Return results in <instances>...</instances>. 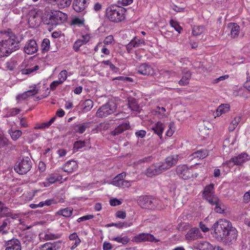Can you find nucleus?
Wrapping results in <instances>:
<instances>
[{
    "label": "nucleus",
    "mask_w": 250,
    "mask_h": 250,
    "mask_svg": "<svg viewBox=\"0 0 250 250\" xmlns=\"http://www.w3.org/2000/svg\"><path fill=\"white\" fill-rule=\"evenodd\" d=\"M20 47V41L12 32H8L0 38V58L9 56Z\"/></svg>",
    "instance_id": "1"
},
{
    "label": "nucleus",
    "mask_w": 250,
    "mask_h": 250,
    "mask_svg": "<svg viewBox=\"0 0 250 250\" xmlns=\"http://www.w3.org/2000/svg\"><path fill=\"white\" fill-rule=\"evenodd\" d=\"M137 203L143 208L152 210H162L166 208L160 200L150 195H143L139 196Z\"/></svg>",
    "instance_id": "2"
},
{
    "label": "nucleus",
    "mask_w": 250,
    "mask_h": 250,
    "mask_svg": "<svg viewBox=\"0 0 250 250\" xmlns=\"http://www.w3.org/2000/svg\"><path fill=\"white\" fill-rule=\"evenodd\" d=\"M126 11L123 7L113 5L106 8L105 16L110 21L119 23L125 20Z\"/></svg>",
    "instance_id": "3"
},
{
    "label": "nucleus",
    "mask_w": 250,
    "mask_h": 250,
    "mask_svg": "<svg viewBox=\"0 0 250 250\" xmlns=\"http://www.w3.org/2000/svg\"><path fill=\"white\" fill-rule=\"evenodd\" d=\"M232 227L231 223L225 219H220L214 224L212 229L218 239L223 237L228 230Z\"/></svg>",
    "instance_id": "4"
},
{
    "label": "nucleus",
    "mask_w": 250,
    "mask_h": 250,
    "mask_svg": "<svg viewBox=\"0 0 250 250\" xmlns=\"http://www.w3.org/2000/svg\"><path fill=\"white\" fill-rule=\"evenodd\" d=\"M117 108V104L114 102L109 101L99 107L96 112V116L98 118L107 117L115 112Z\"/></svg>",
    "instance_id": "5"
},
{
    "label": "nucleus",
    "mask_w": 250,
    "mask_h": 250,
    "mask_svg": "<svg viewBox=\"0 0 250 250\" xmlns=\"http://www.w3.org/2000/svg\"><path fill=\"white\" fill-rule=\"evenodd\" d=\"M32 165V163L29 157H25L15 165L14 169L19 174H24L30 170Z\"/></svg>",
    "instance_id": "6"
},
{
    "label": "nucleus",
    "mask_w": 250,
    "mask_h": 250,
    "mask_svg": "<svg viewBox=\"0 0 250 250\" xmlns=\"http://www.w3.org/2000/svg\"><path fill=\"white\" fill-rule=\"evenodd\" d=\"M67 19V15L65 13L60 11H54L52 12L47 24L57 25L65 21Z\"/></svg>",
    "instance_id": "7"
},
{
    "label": "nucleus",
    "mask_w": 250,
    "mask_h": 250,
    "mask_svg": "<svg viewBox=\"0 0 250 250\" xmlns=\"http://www.w3.org/2000/svg\"><path fill=\"white\" fill-rule=\"evenodd\" d=\"M237 237V231L234 227L232 226L224 234L223 237H221L219 239L222 240L226 245H229L236 241Z\"/></svg>",
    "instance_id": "8"
},
{
    "label": "nucleus",
    "mask_w": 250,
    "mask_h": 250,
    "mask_svg": "<svg viewBox=\"0 0 250 250\" xmlns=\"http://www.w3.org/2000/svg\"><path fill=\"white\" fill-rule=\"evenodd\" d=\"M134 240L136 242L140 243L144 242H158L160 240L155 238V237L150 233H141L137 234L134 237Z\"/></svg>",
    "instance_id": "9"
},
{
    "label": "nucleus",
    "mask_w": 250,
    "mask_h": 250,
    "mask_svg": "<svg viewBox=\"0 0 250 250\" xmlns=\"http://www.w3.org/2000/svg\"><path fill=\"white\" fill-rule=\"evenodd\" d=\"M207 201L210 205L211 206H215L214 210L216 212L219 213H222L224 211L221 208V201L219 200L218 196L216 195H213L212 196H209L208 198H206L205 199Z\"/></svg>",
    "instance_id": "10"
},
{
    "label": "nucleus",
    "mask_w": 250,
    "mask_h": 250,
    "mask_svg": "<svg viewBox=\"0 0 250 250\" xmlns=\"http://www.w3.org/2000/svg\"><path fill=\"white\" fill-rule=\"evenodd\" d=\"M62 177L59 174L53 173L48 174L45 178V181L41 184L43 185L44 187H48L51 185L61 181Z\"/></svg>",
    "instance_id": "11"
},
{
    "label": "nucleus",
    "mask_w": 250,
    "mask_h": 250,
    "mask_svg": "<svg viewBox=\"0 0 250 250\" xmlns=\"http://www.w3.org/2000/svg\"><path fill=\"white\" fill-rule=\"evenodd\" d=\"M177 174L182 179L187 180L192 176L190 170L186 165H180L176 168Z\"/></svg>",
    "instance_id": "12"
},
{
    "label": "nucleus",
    "mask_w": 250,
    "mask_h": 250,
    "mask_svg": "<svg viewBox=\"0 0 250 250\" xmlns=\"http://www.w3.org/2000/svg\"><path fill=\"white\" fill-rule=\"evenodd\" d=\"M5 250H21L20 241L17 239H12L5 242Z\"/></svg>",
    "instance_id": "13"
},
{
    "label": "nucleus",
    "mask_w": 250,
    "mask_h": 250,
    "mask_svg": "<svg viewBox=\"0 0 250 250\" xmlns=\"http://www.w3.org/2000/svg\"><path fill=\"white\" fill-rule=\"evenodd\" d=\"M38 46L34 40H28L24 47V52L27 54H33L37 52Z\"/></svg>",
    "instance_id": "14"
},
{
    "label": "nucleus",
    "mask_w": 250,
    "mask_h": 250,
    "mask_svg": "<svg viewBox=\"0 0 250 250\" xmlns=\"http://www.w3.org/2000/svg\"><path fill=\"white\" fill-rule=\"evenodd\" d=\"M138 72L143 75H152L154 74L153 68L149 64L144 63L137 67Z\"/></svg>",
    "instance_id": "15"
},
{
    "label": "nucleus",
    "mask_w": 250,
    "mask_h": 250,
    "mask_svg": "<svg viewBox=\"0 0 250 250\" xmlns=\"http://www.w3.org/2000/svg\"><path fill=\"white\" fill-rule=\"evenodd\" d=\"M164 171L165 170L162 169V166L159 162L148 167L146 170V174L147 176L152 177L159 174Z\"/></svg>",
    "instance_id": "16"
},
{
    "label": "nucleus",
    "mask_w": 250,
    "mask_h": 250,
    "mask_svg": "<svg viewBox=\"0 0 250 250\" xmlns=\"http://www.w3.org/2000/svg\"><path fill=\"white\" fill-rule=\"evenodd\" d=\"M89 0H74L73 2V8L77 12L83 11L89 4Z\"/></svg>",
    "instance_id": "17"
},
{
    "label": "nucleus",
    "mask_w": 250,
    "mask_h": 250,
    "mask_svg": "<svg viewBox=\"0 0 250 250\" xmlns=\"http://www.w3.org/2000/svg\"><path fill=\"white\" fill-rule=\"evenodd\" d=\"M178 161V157H166L164 162H160L162 169L166 170L175 166Z\"/></svg>",
    "instance_id": "18"
},
{
    "label": "nucleus",
    "mask_w": 250,
    "mask_h": 250,
    "mask_svg": "<svg viewBox=\"0 0 250 250\" xmlns=\"http://www.w3.org/2000/svg\"><path fill=\"white\" fill-rule=\"evenodd\" d=\"M90 37L89 34L82 35V39L77 40L74 43L73 48L75 52H78L80 48L89 42Z\"/></svg>",
    "instance_id": "19"
},
{
    "label": "nucleus",
    "mask_w": 250,
    "mask_h": 250,
    "mask_svg": "<svg viewBox=\"0 0 250 250\" xmlns=\"http://www.w3.org/2000/svg\"><path fill=\"white\" fill-rule=\"evenodd\" d=\"M130 126L128 122L123 123L120 124L114 130L110 132V135L115 136L122 133L124 131L130 128Z\"/></svg>",
    "instance_id": "20"
},
{
    "label": "nucleus",
    "mask_w": 250,
    "mask_h": 250,
    "mask_svg": "<svg viewBox=\"0 0 250 250\" xmlns=\"http://www.w3.org/2000/svg\"><path fill=\"white\" fill-rule=\"evenodd\" d=\"M201 237L202 234L199 229L196 228L191 229L186 235V239L189 240H194Z\"/></svg>",
    "instance_id": "21"
},
{
    "label": "nucleus",
    "mask_w": 250,
    "mask_h": 250,
    "mask_svg": "<svg viewBox=\"0 0 250 250\" xmlns=\"http://www.w3.org/2000/svg\"><path fill=\"white\" fill-rule=\"evenodd\" d=\"M191 73L186 68H184L182 70V77L179 81V84L180 85H186L189 83V80L191 78Z\"/></svg>",
    "instance_id": "22"
},
{
    "label": "nucleus",
    "mask_w": 250,
    "mask_h": 250,
    "mask_svg": "<svg viewBox=\"0 0 250 250\" xmlns=\"http://www.w3.org/2000/svg\"><path fill=\"white\" fill-rule=\"evenodd\" d=\"M61 245L62 243L60 241L46 243L42 246V250H59Z\"/></svg>",
    "instance_id": "23"
},
{
    "label": "nucleus",
    "mask_w": 250,
    "mask_h": 250,
    "mask_svg": "<svg viewBox=\"0 0 250 250\" xmlns=\"http://www.w3.org/2000/svg\"><path fill=\"white\" fill-rule=\"evenodd\" d=\"M214 186V185L211 183L205 187L204 190L202 191V196L204 199L208 198L209 196L215 194Z\"/></svg>",
    "instance_id": "24"
},
{
    "label": "nucleus",
    "mask_w": 250,
    "mask_h": 250,
    "mask_svg": "<svg viewBox=\"0 0 250 250\" xmlns=\"http://www.w3.org/2000/svg\"><path fill=\"white\" fill-rule=\"evenodd\" d=\"M164 128V124L161 122H158L152 126L151 129L153 130L154 133L157 134L160 138H161Z\"/></svg>",
    "instance_id": "25"
},
{
    "label": "nucleus",
    "mask_w": 250,
    "mask_h": 250,
    "mask_svg": "<svg viewBox=\"0 0 250 250\" xmlns=\"http://www.w3.org/2000/svg\"><path fill=\"white\" fill-rule=\"evenodd\" d=\"M244 157H231V159L226 162V165L229 167H233L234 165H241L245 162L246 160L244 159Z\"/></svg>",
    "instance_id": "26"
},
{
    "label": "nucleus",
    "mask_w": 250,
    "mask_h": 250,
    "mask_svg": "<svg viewBox=\"0 0 250 250\" xmlns=\"http://www.w3.org/2000/svg\"><path fill=\"white\" fill-rule=\"evenodd\" d=\"M78 165L77 162L74 160H71L66 163L63 166V171L67 172H72L74 170L77 169Z\"/></svg>",
    "instance_id": "27"
},
{
    "label": "nucleus",
    "mask_w": 250,
    "mask_h": 250,
    "mask_svg": "<svg viewBox=\"0 0 250 250\" xmlns=\"http://www.w3.org/2000/svg\"><path fill=\"white\" fill-rule=\"evenodd\" d=\"M227 27L230 29V36L231 38H235L239 34L240 27L236 23L229 22L228 24Z\"/></svg>",
    "instance_id": "28"
},
{
    "label": "nucleus",
    "mask_w": 250,
    "mask_h": 250,
    "mask_svg": "<svg viewBox=\"0 0 250 250\" xmlns=\"http://www.w3.org/2000/svg\"><path fill=\"white\" fill-rule=\"evenodd\" d=\"M128 105L129 108L132 111L140 113L141 107H140L137 100L134 98H129L128 100Z\"/></svg>",
    "instance_id": "29"
},
{
    "label": "nucleus",
    "mask_w": 250,
    "mask_h": 250,
    "mask_svg": "<svg viewBox=\"0 0 250 250\" xmlns=\"http://www.w3.org/2000/svg\"><path fill=\"white\" fill-rule=\"evenodd\" d=\"M73 209L70 207H68L63 209H61L56 212V215H62L63 217H70L73 213Z\"/></svg>",
    "instance_id": "30"
},
{
    "label": "nucleus",
    "mask_w": 250,
    "mask_h": 250,
    "mask_svg": "<svg viewBox=\"0 0 250 250\" xmlns=\"http://www.w3.org/2000/svg\"><path fill=\"white\" fill-rule=\"evenodd\" d=\"M89 127V123L85 122L82 124H78L74 126V130L79 134L83 133L86 129Z\"/></svg>",
    "instance_id": "31"
},
{
    "label": "nucleus",
    "mask_w": 250,
    "mask_h": 250,
    "mask_svg": "<svg viewBox=\"0 0 250 250\" xmlns=\"http://www.w3.org/2000/svg\"><path fill=\"white\" fill-rule=\"evenodd\" d=\"M230 106L229 104H225L219 105L216 110V116L219 117L222 114L226 113L229 110Z\"/></svg>",
    "instance_id": "32"
},
{
    "label": "nucleus",
    "mask_w": 250,
    "mask_h": 250,
    "mask_svg": "<svg viewBox=\"0 0 250 250\" xmlns=\"http://www.w3.org/2000/svg\"><path fill=\"white\" fill-rule=\"evenodd\" d=\"M235 141V136H229L224 141L223 147L224 148L228 147L229 148V149H232V146L234 144Z\"/></svg>",
    "instance_id": "33"
},
{
    "label": "nucleus",
    "mask_w": 250,
    "mask_h": 250,
    "mask_svg": "<svg viewBox=\"0 0 250 250\" xmlns=\"http://www.w3.org/2000/svg\"><path fill=\"white\" fill-rule=\"evenodd\" d=\"M111 126V124L108 122H104L98 124L94 130L97 131H105L108 129Z\"/></svg>",
    "instance_id": "34"
},
{
    "label": "nucleus",
    "mask_w": 250,
    "mask_h": 250,
    "mask_svg": "<svg viewBox=\"0 0 250 250\" xmlns=\"http://www.w3.org/2000/svg\"><path fill=\"white\" fill-rule=\"evenodd\" d=\"M86 146V142L83 141H77L74 143L73 151L77 152L78 151H83V148Z\"/></svg>",
    "instance_id": "35"
},
{
    "label": "nucleus",
    "mask_w": 250,
    "mask_h": 250,
    "mask_svg": "<svg viewBox=\"0 0 250 250\" xmlns=\"http://www.w3.org/2000/svg\"><path fill=\"white\" fill-rule=\"evenodd\" d=\"M93 106V102L91 100L87 99L83 104V112H87L90 111Z\"/></svg>",
    "instance_id": "36"
},
{
    "label": "nucleus",
    "mask_w": 250,
    "mask_h": 250,
    "mask_svg": "<svg viewBox=\"0 0 250 250\" xmlns=\"http://www.w3.org/2000/svg\"><path fill=\"white\" fill-rule=\"evenodd\" d=\"M198 248L199 250H213L214 247L209 243L204 241L198 244Z\"/></svg>",
    "instance_id": "37"
},
{
    "label": "nucleus",
    "mask_w": 250,
    "mask_h": 250,
    "mask_svg": "<svg viewBox=\"0 0 250 250\" xmlns=\"http://www.w3.org/2000/svg\"><path fill=\"white\" fill-rule=\"evenodd\" d=\"M11 209L6 207L3 203L0 206V216L8 217L11 213Z\"/></svg>",
    "instance_id": "38"
},
{
    "label": "nucleus",
    "mask_w": 250,
    "mask_h": 250,
    "mask_svg": "<svg viewBox=\"0 0 250 250\" xmlns=\"http://www.w3.org/2000/svg\"><path fill=\"white\" fill-rule=\"evenodd\" d=\"M241 120V118L240 116H237L235 118L232 120L229 126V130L230 131H233L236 127L238 125L239 123L240 122Z\"/></svg>",
    "instance_id": "39"
},
{
    "label": "nucleus",
    "mask_w": 250,
    "mask_h": 250,
    "mask_svg": "<svg viewBox=\"0 0 250 250\" xmlns=\"http://www.w3.org/2000/svg\"><path fill=\"white\" fill-rule=\"evenodd\" d=\"M111 240L116 241L117 242L122 244L123 245H125L127 244L130 239L126 236L122 237L121 236L112 237Z\"/></svg>",
    "instance_id": "40"
},
{
    "label": "nucleus",
    "mask_w": 250,
    "mask_h": 250,
    "mask_svg": "<svg viewBox=\"0 0 250 250\" xmlns=\"http://www.w3.org/2000/svg\"><path fill=\"white\" fill-rule=\"evenodd\" d=\"M169 191L172 193V196L174 199H176L180 194V190L179 189L176 188L175 184H171L169 186Z\"/></svg>",
    "instance_id": "41"
},
{
    "label": "nucleus",
    "mask_w": 250,
    "mask_h": 250,
    "mask_svg": "<svg viewBox=\"0 0 250 250\" xmlns=\"http://www.w3.org/2000/svg\"><path fill=\"white\" fill-rule=\"evenodd\" d=\"M39 69V66L37 65L34 66V67L22 69L21 70V72L22 74L24 75H29L31 73H33L36 72Z\"/></svg>",
    "instance_id": "42"
},
{
    "label": "nucleus",
    "mask_w": 250,
    "mask_h": 250,
    "mask_svg": "<svg viewBox=\"0 0 250 250\" xmlns=\"http://www.w3.org/2000/svg\"><path fill=\"white\" fill-rule=\"evenodd\" d=\"M41 47L43 53L46 52L49 50L50 48V41L48 39L45 38L43 40Z\"/></svg>",
    "instance_id": "43"
},
{
    "label": "nucleus",
    "mask_w": 250,
    "mask_h": 250,
    "mask_svg": "<svg viewBox=\"0 0 250 250\" xmlns=\"http://www.w3.org/2000/svg\"><path fill=\"white\" fill-rule=\"evenodd\" d=\"M58 5L60 9L64 8L70 6L71 0H58Z\"/></svg>",
    "instance_id": "44"
},
{
    "label": "nucleus",
    "mask_w": 250,
    "mask_h": 250,
    "mask_svg": "<svg viewBox=\"0 0 250 250\" xmlns=\"http://www.w3.org/2000/svg\"><path fill=\"white\" fill-rule=\"evenodd\" d=\"M58 81L62 84L67 78V71L66 70H63L61 71L58 74Z\"/></svg>",
    "instance_id": "45"
},
{
    "label": "nucleus",
    "mask_w": 250,
    "mask_h": 250,
    "mask_svg": "<svg viewBox=\"0 0 250 250\" xmlns=\"http://www.w3.org/2000/svg\"><path fill=\"white\" fill-rule=\"evenodd\" d=\"M101 63L109 66L110 70L116 73L119 71V68L116 67L109 60L104 61Z\"/></svg>",
    "instance_id": "46"
},
{
    "label": "nucleus",
    "mask_w": 250,
    "mask_h": 250,
    "mask_svg": "<svg viewBox=\"0 0 250 250\" xmlns=\"http://www.w3.org/2000/svg\"><path fill=\"white\" fill-rule=\"evenodd\" d=\"M204 30L203 26H194L192 29V34L193 36H197L202 34Z\"/></svg>",
    "instance_id": "47"
},
{
    "label": "nucleus",
    "mask_w": 250,
    "mask_h": 250,
    "mask_svg": "<svg viewBox=\"0 0 250 250\" xmlns=\"http://www.w3.org/2000/svg\"><path fill=\"white\" fill-rule=\"evenodd\" d=\"M114 186L120 188H128L131 186L130 182L126 180L119 181L118 183L114 184Z\"/></svg>",
    "instance_id": "48"
},
{
    "label": "nucleus",
    "mask_w": 250,
    "mask_h": 250,
    "mask_svg": "<svg viewBox=\"0 0 250 250\" xmlns=\"http://www.w3.org/2000/svg\"><path fill=\"white\" fill-rule=\"evenodd\" d=\"M194 154L197 155V156H199V155H200V156H208L210 154L209 152L207 149H202L197 150V151L192 153L191 155H193Z\"/></svg>",
    "instance_id": "49"
},
{
    "label": "nucleus",
    "mask_w": 250,
    "mask_h": 250,
    "mask_svg": "<svg viewBox=\"0 0 250 250\" xmlns=\"http://www.w3.org/2000/svg\"><path fill=\"white\" fill-rule=\"evenodd\" d=\"M22 134V132L20 130H15L14 131H12L10 133V135L12 139L16 141L21 136Z\"/></svg>",
    "instance_id": "50"
},
{
    "label": "nucleus",
    "mask_w": 250,
    "mask_h": 250,
    "mask_svg": "<svg viewBox=\"0 0 250 250\" xmlns=\"http://www.w3.org/2000/svg\"><path fill=\"white\" fill-rule=\"evenodd\" d=\"M170 24L179 33H180L183 29L180 26V25L179 24V23L177 21H174L173 20H170Z\"/></svg>",
    "instance_id": "51"
},
{
    "label": "nucleus",
    "mask_w": 250,
    "mask_h": 250,
    "mask_svg": "<svg viewBox=\"0 0 250 250\" xmlns=\"http://www.w3.org/2000/svg\"><path fill=\"white\" fill-rule=\"evenodd\" d=\"M125 172H122L119 174H118L117 176H116L113 180L112 183L113 185H114V184L116 183H118L119 181H123L124 180V179L125 177Z\"/></svg>",
    "instance_id": "52"
},
{
    "label": "nucleus",
    "mask_w": 250,
    "mask_h": 250,
    "mask_svg": "<svg viewBox=\"0 0 250 250\" xmlns=\"http://www.w3.org/2000/svg\"><path fill=\"white\" fill-rule=\"evenodd\" d=\"M21 110L19 108H15L10 109L6 115V117L13 116L17 115L20 113Z\"/></svg>",
    "instance_id": "53"
},
{
    "label": "nucleus",
    "mask_w": 250,
    "mask_h": 250,
    "mask_svg": "<svg viewBox=\"0 0 250 250\" xmlns=\"http://www.w3.org/2000/svg\"><path fill=\"white\" fill-rule=\"evenodd\" d=\"M8 144V139L0 133V148L7 146Z\"/></svg>",
    "instance_id": "54"
},
{
    "label": "nucleus",
    "mask_w": 250,
    "mask_h": 250,
    "mask_svg": "<svg viewBox=\"0 0 250 250\" xmlns=\"http://www.w3.org/2000/svg\"><path fill=\"white\" fill-rule=\"evenodd\" d=\"M132 41L134 42V44L136 48L141 46L142 44H145L144 40L142 39H139L135 38L132 40Z\"/></svg>",
    "instance_id": "55"
},
{
    "label": "nucleus",
    "mask_w": 250,
    "mask_h": 250,
    "mask_svg": "<svg viewBox=\"0 0 250 250\" xmlns=\"http://www.w3.org/2000/svg\"><path fill=\"white\" fill-rule=\"evenodd\" d=\"M114 40L113 36L109 35L107 36L104 41V45H108L111 44Z\"/></svg>",
    "instance_id": "56"
},
{
    "label": "nucleus",
    "mask_w": 250,
    "mask_h": 250,
    "mask_svg": "<svg viewBox=\"0 0 250 250\" xmlns=\"http://www.w3.org/2000/svg\"><path fill=\"white\" fill-rule=\"evenodd\" d=\"M62 84V83L58 80L53 81L50 84V90L52 91L55 90L59 85H61Z\"/></svg>",
    "instance_id": "57"
},
{
    "label": "nucleus",
    "mask_w": 250,
    "mask_h": 250,
    "mask_svg": "<svg viewBox=\"0 0 250 250\" xmlns=\"http://www.w3.org/2000/svg\"><path fill=\"white\" fill-rule=\"evenodd\" d=\"M171 8L176 12H182L184 11L185 7H180L174 3L170 5Z\"/></svg>",
    "instance_id": "58"
},
{
    "label": "nucleus",
    "mask_w": 250,
    "mask_h": 250,
    "mask_svg": "<svg viewBox=\"0 0 250 250\" xmlns=\"http://www.w3.org/2000/svg\"><path fill=\"white\" fill-rule=\"evenodd\" d=\"M9 223L8 219H5L3 222L2 225L0 226V232H2V233H5L6 232L4 231V229L7 226L8 224Z\"/></svg>",
    "instance_id": "59"
},
{
    "label": "nucleus",
    "mask_w": 250,
    "mask_h": 250,
    "mask_svg": "<svg viewBox=\"0 0 250 250\" xmlns=\"http://www.w3.org/2000/svg\"><path fill=\"white\" fill-rule=\"evenodd\" d=\"M25 92L27 94V97H28L30 96L34 95L37 94L38 93V89H36V85H35V86L34 87V88L32 89L28 90V91H26Z\"/></svg>",
    "instance_id": "60"
},
{
    "label": "nucleus",
    "mask_w": 250,
    "mask_h": 250,
    "mask_svg": "<svg viewBox=\"0 0 250 250\" xmlns=\"http://www.w3.org/2000/svg\"><path fill=\"white\" fill-rule=\"evenodd\" d=\"M25 92L27 94V97H28L30 96L34 95L37 94L38 93V89H36V85H35V86L34 87V88L32 89L28 90V91H26Z\"/></svg>",
    "instance_id": "61"
},
{
    "label": "nucleus",
    "mask_w": 250,
    "mask_h": 250,
    "mask_svg": "<svg viewBox=\"0 0 250 250\" xmlns=\"http://www.w3.org/2000/svg\"><path fill=\"white\" fill-rule=\"evenodd\" d=\"M126 48L128 53H130L133 48H136L132 40L126 45Z\"/></svg>",
    "instance_id": "62"
},
{
    "label": "nucleus",
    "mask_w": 250,
    "mask_h": 250,
    "mask_svg": "<svg viewBox=\"0 0 250 250\" xmlns=\"http://www.w3.org/2000/svg\"><path fill=\"white\" fill-rule=\"evenodd\" d=\"M93 218V215H87L81 217L78 219L77 221L78 223H80L82 221L89 220Z\"/></svg>",
    "instance_id": "63"
},
{
    "label": "nucleus",
    "mask_w": 250,
    "mask_h": 250,
    "mask_svg": "<svg viewBox=\"0 0 250 250\" xmlns=\"http://www.w3.org/2000/svg\"><path fill=\"white\" fill-rule=\"evenodd\" d=\"M109 202L111 206H116L122 204V202L117 199H111Z\"/></svg>",
    "instance_id": "64"
}]
</instances>
